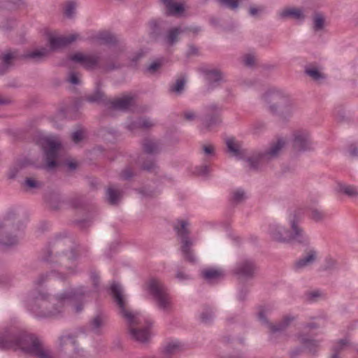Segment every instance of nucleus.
Segmentation results:
<instances>
[{"label": "nucleus", "mask_w": 358, "mask_h": 358, "mask_svg": "<svg viewBox=\"0 0 358 358\" xmlns=\"http://www.w3.org/2000/svg\"><path fill=\"white\" fill-rule=\"evenodd\" d=\"M110 290L122 316L129 324L130 336L139 342L148 341L152 335L150 330L152 322L150 318L139 312L127 308V296L124 294V290L118 282H113L110 287Z\"/></svg>", "instance_id": "1"}, {"label": "nucleus", "mask_w": 358, "mask_h": 358, "mask_svg": "<svg viewBox=\"0 0 358 358\" xmlns=\"http://www.w3.org/2000/svg\"><path fill=\"white\" fill-rule=\"evenodd\" d=\"M0 348H10L30 354L38 358H53V355L45 349L38 338L31 334H24L15 337L10 331L3 329L0 331Z\"/></svg>", "instance_id": "2"}, {"label": "nucleus", "mask_w": 358, "mask_h": 358, "mask_svg": "<svg viewBox=\"0 0 358 358\" xmlns=\"http://www.w3.org/2000/svg\"><path fill=\"white\" fill-rule=\"evenodd\" d=\"M287 220L291 227V231L285 228L284 226L273 223L269 225L268 233L271 238L279 242H287L295 241L298 243H306L308 237L303 230L299 227V218L296 213H291Z\"/></svg>", "instance_id": "3"}, {"label": "nucleus", "mask_w": 358, "mask_h": 358, "mask_svg": "<svg viewBox=\"0 0 358 358\" xmlns=\"http://www.w3.org/2000/svg\"><path fill=\"white\" fill-rule=\"evenodd\" d=\"M85 296L83 289H71L57 296L56 305L59 307L70 306L73 308L76 313H79L82 310L80 303L83 301Z\"/></svg>", "instance_id": "4"}, {"label": "nucleus", "mask_w": 358, "mask_h": 358, "mask_svg": "<svg viewBox=\"0 0 358 358\" xmlns=\"http://www.w3.org/2000/svg\"><path fill=\"white\" fill-rule=\"evenodd\" d=\"M144 291L156 301L160 308L165 309L169 307L170 304L169 296L159 280L150 279L146 283Z\"/></svg>", "instance_id": "5"}, {"label": "nucleus", "mask_w": 358, "mask_h": 358, "mask_svg": "<svg viewBox=\"0 0 358 358\" xmlns=\"http://www.w3.org/2000/svg\"><path fill=\"white\" fill-rule=\"evenodd\" d=\"M43 149L47 158L46 168L51 170L57 166L55 159L59 158L61 143L55 136H47L42 141Z\"/></svg>", "instance_id": "6"}, {"label": "nucleus", "mask_w": 358, "mask_h": 358, "mask_svg": "<svg viewBox=\"0 0 358 358\" xmlns=\"http://www.w3.org/2000/svg\"><path fill=\"white\" fill-rule=\"evenodd\" d=\"M57 347L59 350L64 352L69 358H83L84 352L80 349L74 338L70 335H64L60 337Z\"/></svg>", "instance_id": "7"}, {"label": "nucleus", "mask_w": 358, "mask_h": 358, "mask_svg": "<svg viewBox=\"0 0 358 358\" xmlns=\"http://www.w3.org/2000/svg\"><path fill=\"white\" fill-rule=\"evenodd\" d=\"M188 222L186 220H178L175 224V229L178 234L181 236L182 252L184 257L189 262H194L195 257L190 251L192 243L185 236L187 234V227Z\"/></svg>", "instance_id": "8"}, {"label": "nucleus", "mask_w": 358, "mask_h": 358, "mask_svg": "<svg viewBox=\"0 0 358 358\" xmlns=\"http://www.w3.org/2000/svg\"><path fill=\"white\" fill-rule=\"evenodd\" d=\"M285 144V142L283 139H282V138L278 139L276 143H273L271 146V148H269V150L268 151H266L265 153L258 156V157L257 159V162L256 164L253 163V162L251 159H248L249 165L252 168H254V169L257 168L258 164L262 163L264 161H266L268 159H270L271 158L276 157L279 154L281 149L284 147Z\"/></svg>", "instance_id": "9"}, {"label": "nucleus", "mask_w": 358, "mask_h": 358, "mask_svg": "<svg viewBox=\"0 0 358 358\" xmlns=\"http://www.w3.org/2000/svg\"><path fill=\"white\" fill-rule=\"evenodd\" d=\"M47 38L50 43V47L51 50H56L62 48L74 41L78 38V34H72L69 37H64L59 36L56 33H52L47 31Z\"/></svg>", "instance_id": "10"}, {"label": "nucleus", "mask_w": 358, "mask_h": 358, "mask_svg": "<svg viewBox=\"0 0 358 358\" xmlns=\"http://www.w3.org/2000/svg\"><path fill=\"white\" fill-rule=\"evenodd\" d=\"M44 295L38 296L34 302V305H29V310L33 312V313H34L37 317H50L57 315L61 312L60 310H57V308H55L53 310L48 312L38 310V306H40V307L41 306L43 308L47 307L48 302L44 300Z\"/></svg>", "instance_id": "11"}, {"label": "nucleus", "mask_w": 358, "mask_h": 358, "mask_svg": "<svg viewBox=\"0 0 358 358\" xmlns=\"http://www.w3.org/2000/svg\"><path fill=\"white\" fill-rule=\"evenodd\" d=\"M71 62L80 64L86 69H92L97 64V59L82 52H76L69 57Z\"/></svg>", "instance_id": "12"}, {"label": "nucleus", "mask_w": 358, "mask_h": 358, "mask_svg": "<svg viewBox=\"0 0 358 358\" xmlns=\"http://www.w3.org/2000/svg\"><path fill=\"white\" fill-rule=\"evenodd\" d=\"M165 5L167 13L171 15H182L184 10L185 6L183 3L180 2H176L174 0H162Z\"/></svg>", "instance_id": "13"}, {"label": "nucleus", "mask_w": 358, "mask_h": 358, "mask_svg": "<svg viewBox=\"0 0 358 358\" xmlns=\"http://www.w3.org/2000/svg\"><path fill=\"white\" fill-rule=\"evenodd\" d=\"M282 17H289L296 20H301L305 17V10L301 8H287L280 13Z\"/></svg>", "instance_id": "14"}, {"label": "nucleus", "mask_w": 358, "mask_h": 358, "mask_svg": "<svg viewBox=\"0 0 358 358\" xmlns=\"http://www.w3.org/2000/svg\"><path fill=\"white\" fill-rule=\"evenodd\" d=\"M226 144L227 147V150L231 156L235 157L238 159H241L242 157V150L241 148V145L234 138H228L226 140Z\"/></svg>", "instance_id": "15"}, {"label": "nucleus", "mask_w": 358, "mask_h": 358, "mask_svg": "<svg viewBox=\"0 0 358 358\" xmlns=\"http://www.w3.org/2000/svg\"><path fill=\"white\" fill-rule=\"evenodd\" d=\"M308 142V136L306 133L298 131L294 134L293 145L299 150H305Z\"/></svg>", "instance_id": "16"}, {"label": "nucleus", "mask_w": 358, "mask_h": 358, "mask_svg": "<svg viewBox=\"0 0 358 358\" xmlns=\"http://www.w3.org/2000/svg\"><path fill=\"white\" fill-rule=\"evenodd\" d=\"M134 103V99L130 96H124L113 102V108L115 110H128Z\"/></svg>", "instance_id": "17"}, {"label": "nucleus", "mask_w": 358, "mask_h": 358, "mask_svg": "<svg viewBox=\"0 0 358 358\" xmlns=\"http://www.w3.org/2000/svg\"><path fill=\"white\" fill-rule=\"evenodd\" d=\"M317 259V252L313 250L308 251L306 255L300 259L296 264L298 268H302L311 265Z\"/></svg>", "instance_id": "18"}, {"label": "nucleus", "mask_w": 358, "mask_h": 358, "mask_svg": "<svg viewBox=\"0 0 358 358\" xmlns=\"http://www.w3.org/2000/svg\"><path fill=\"white\" fill-rule=\"evenodd\" d=\"M202 275L206 280L211 282L222 278L224 273L220 268H210L203 270Z\"/></svg>", "instance_id": "19"}, {"label": "nucleus", "mask_w": 358, "mask_h": 358, "mask_svg": "<svg viewBox=\"0 0 358 358\" xmlns=\"http://www.w3.org/2000/svg\"><path fill=\"white\" fill-rule=\"evenodd\" d=\"M181 349V345L178 340H171L167 341L164 348L163 352L169 356L176 353Z\"/></svg>", "instance_id": "20"}, {"label": "nucleus", "mask_w": 358, "mask_h": 358, "mask_svg": "<svg viewBox=\"0 0 358 358\" xmlns=\"http://www.w3.org/2000/svg\"><path fill=\"white\" fill-rule=\"evenodd\" d=\"M254 271V265L251 262L247 261L238 264L235 273L239 275H250Z\"/></svg>", "instance_id": "21"}, {"label": "nucleus", "mask_w": 358, "mask_h": 358, "mask_svg": "<svg viewBox=\"0 0 358 358\" xmlns=\"http://www.w3.org/2000/svg\"><path fill=\"white\" fill-rule=\"evenodd\" d=\"M201 71L204 74L206 80L209 83L217 82L222 79V75L216 70L203 68Z\"/></svg>", "instance_id": "22"}, {"label": "nucleus", "mask_w": 358, "mask_h": 358, "mask_svg": "<svg viewBox=\"0 0 358 358\" xmlns=\"http://www.w3.org/2000/svg\"><path fill=\"white\" fill-rule=\"evenodd\" d=\"M336 190L339 193H342L350 196H354L358 193L357 189L355 187L343 183H338L337 185Z\"/></svg>", "instance_id": "23"}, {"label": "nucleus", "mask_w": 358, "mask_h": 358, "mask_svg": "<svg viewBox=\"0 0 358 358\" xmlns=\"http://www.w3.org/2000/svg\"><path fill=\"white\" fill-rule=\"evenodd\" d=\"M106 319L102 315L94 317L89 324L90 331L96 332L105 324Z\"/></svg>", "instance_id": "24"}, {"label": "nucleus", "mask_w": 358, "mask_h": 358, "mask_svg": "<svg viewBox=\"0 0 358 358\" xmlns=\"http://www.w3.org/2000/svg\"><path fill=\"white\" fill-rule=\"evenodd\" d=\"M76 3L74 1L66 2L64 7V15L66 17L71 18L76 13Z\"/></svg>", "instance_id": "25"}, {"label": "nucleus", "mask_w": 358, "mask_h": 358, "mask_svg": "<svg viewBox=\"0 0 358 358\" xmlns=\"http://www.w3.org/2000/svg\"><path fill=\"white\" fill-rule=\"evenodd\" d=\"M106 196L108 201L112 203H116L120 199V193L113 188H108L106 192Z\"/></svg>", "instance_id": "26"}, {"label": "nucleus", "mask_w": 358, "mask_h": 358, "mask_svg": "<svg viewBox=\"0 0 358 358\" xmlns=\"http://www.w3.org/2000/svg\"><path fill=\"white\" fill-rule=\"evenodd\" d=\"M182 30L178 28H175L171 30L168 34L167 36V41L169 43H173L178 37V36L181 33Z\"/></svg>", "instance_id": "27"}, {"label": "nucleus", "mask_w": 358, "mask_h": 358, "mask_svg": "<svg viewBox=\"0 0 358 358\" xmlns=\"http://www.w3.org/2000/svg\"><path fill=\"white\" fill-rule=\"evenodd\" d=\"M47 53L48 50L45 48H42L41 50H37L29 53V55H27V57L35 59H39L45 56Z\"/></svg>", "instance_id": "28"}, {"label": "nucleus", "mask_w": 358, "mask_h": 358, "mask_svg": "<svg viewBox=\"0 0 358 358\" xmlns=\"http://www.w3.org/2000/svg\"><path fill=\"white\" fill-rule=\"evenodd\" d=\"M324 24V17L321 14L315 15L314 17V28L316 30L321 29Z\"/></svg>", "instance_id": "29"}, {"label": "nucleus", "mask_w": 358, "mask_h": 358, "mask_svg": "<svg viewBox=\"0 0 358 358\" xmlns=\"http://www.w3.org/2000/svg\"><path fill=\"white\" fill-rule=\"evenodd\" d=\"M306 72L314 80H319L322 78V73L316 68L307 69Z\"/></svg>", "instance_id": "30"}, {"label": "nucleus", "mask_w": 358, "mask_h": 358, "mask_svg": "<svg viewBox=\"0 0 358 358\" xmlns=\"http://www.w3.org/2000/svg\"><path fill=\"white\" fill-rule=\"evenodd\" d=\"M185 83L183 78L177 80L176 83L172 86L171 90L176 93H180L184 88Z\"/></svg>", "instance_id": "31"}, {"label": "nucleus", "mask_w": 358, "mask_h": 358, "mask_svg": "<svg viewBox=\"0 0 358 358\" xmlns=\"http://www.w3.org/2000/svg\"><path fill=\"white\" fill-rule=\"evenodd\" d=\"M97 40L103 43H108L113 41V36L109 33L103 32L97 36Z\"/></svg>", "instance_id": "32"}, {"label": "nucleus", "mask_w": 358, "mask_h": 358, "mask_svg": "<svg viewBox=\"0 0 358 358\" xmlns=\"http://www.w3.org/2000/svg\"><path fill=\"white\" fill-rule=\"evenodd\" d=\"M300 339L301 341L306 346V348L310 350V351H312L313 347L317 346V341L315 340L306 338L303 336L301 337Z\"/></svg>", "instance_id": "33"}, {"label": "nucleus", "mask_w": 358, "mask_h": 358, "mask_svg": "<svg viewBox=\"0 0 358 358\" xmlns=\"http://www.w3.org/2000/svg\"><path fill=\"white\" fill-rule=\"evenodd\" d=\"M221 4L230 8L236 9L238 7L239 0H217Z\"/></svg>", "instance_id": "34"}, {"label": "nucleus", "mask_w": 358, "mask_h": 358, "mask_svg": "<svg viewBox=\"0 0 358 358\" xmlns=\"http://www.w3.org/2000/svg\"><path fill=\"white\" fill-rule=\"evenodd\" d=\"M292 320H293V317H289V316L285 318L283 323L282 324H280L279 327L271 326V330L273 331H280V330L282 329L283 328H285L286 326H287L289 322Z\"/></svg>", "instance_id": "35"}, {"label": "nucleus", "mask_w": 358, "mask_h": 358, "mask_svg": "<svg viewBox=\"0 0 358 358\" xmlns=\"http://www.w3.org/2000/svg\"><path fill=\"white\" fill-rule=\"evenodd\" d=\"M144 150L148 153H152L157 150V145L152 141H148L144 144Z\"/></svg>", "instance_id": "36"}, {"label": "nucleus", "mask_w": 358, "mask_h": 358, "mask_svg": "<svg viewBox=\"0 0 358 358\" xmlns=\"http://www.w3.org/2000/svg\"><path fill=\"white\" fill-rule=\"evenodd\" d=\"M245 197V192L243 189H237L233 194V199L236 201H240Z\"/></svg>", "instance_id": "37"}, {"label": "nucleus", "mask_w": 358, "mask_h": 358, "mask_svg": "<svg viewBox=\"0 0 358 358\" xmlns=\"http://www.w3.org/2000/svg\"><path fill=\"white\" fill-rule=\"evenodd\" d=\"M162 65V62L161 60H156V61H154L147 69V70L150 72V73H152L154 72L156 69H157L160 66Z\"/></svg>", "instance_id": "38"}, {"label": "nucleus", "mask_w": 358, "mask_h": 358, "mask_svg": "<svg viewBox=\"0 0 358 358\" xmlns=\"http://www.w3.org/2000/svg\"><path fill=\"white\" fill-rule=\"evenodd\" d=\"M83 137V131L82 130H77L72 134V139L75 142H78Z\"/></svg>", "instance_id": "39"}, {"label": "nucleus", "mask_w": 358, "mask_h": 358, "mask_svg": "<svg viewBox=\"0 0 358 358\" xmlns=\"http://www.w3.org/2000/svg\"><path fill=\"white\" fill-rule=\"evenodd\" d=\"M311 217L313 220L317 221L322 217V213L320 210L317 209H314L311 212Z\"/></svg>", "instance_id": "40"}, {"label": "nucleus", "mask_w": 358, "mask_h": 358, "mask_svg": "<svg viewBox=\"0 0 358 358\" xmlns=\"http://www.w3.org/2000/svg\"><path fill=\"white\" fill-rule=\"evenodd\" d=\"M244 63L248 66H251L255 63V57L251 55H248L244 58Z\"/></svg>", "instance_id": "41"}, {"label": "nucleus", "mask_w": 358, "mask_h": 358, "mask_svg": "<svg viewBox=\"0 0 358 358\" xmlns=\"http://www.w3.org/2000/svg\"><path fill=\"white\" fill-rule=\"evenodd\" d=\"M25 185L29 187L34 188L38 187V182L33 178H27L25 180Z\"/></svg>", "instance_id": "42"}, {"label": "nucleus", "mask_w": 358, "mask_h": 358, "mask_svg": "<svg viewBox=\"0 0 358 358\" xmlns=\"http://www.w3.org/2000/svg\"><path fill=\"white\" fill-rule=\"evenodd\" d=\"M268 309L267 308H264L261 309L258 313L259 319L262 322H266L265 315L268 313Z\"/></svg>", "instance_id": "43"}, {"label": "nucleus", "mask_w": 358, "mask_h": 358, "mask_svg": "<svg viewBox=\"0 0 358 358\" xmlns=\"http://www.w3.org/2000/svg\"><path fill=\"white\" fill-rule=\"evenodd\" d=\"M13 58V55L10 52L6 53L3 57V60L5 65L8 66L9 61Z\"/></svg>", "instance_id": "44"}, {"label": "nucleus", "mask_w": 358, "mask_h": 358, "mask_svg": "<svg viewBox=\"0 0 358 358\" xmlns=\"http://www.w3.org/2000/svg\"><path fill=\"white\" fill-rule=\"evenodd\" d=\"M69 80L71 83L73 85L79 83L78 76L76 73H71L69 76Z\"/></svg>", "instance_id": "45"}, {"label": "nucleus", "mask_w": 358, "mask_h": 358, "mask_svg": "<svg viewBox=\"0 0 358 358\" xmlns=\"http://www.w3.org/2000/svg\"><path fill=\"white\" fill-rule=\"evenodd\" d=\"M185 117L187 120H193L195 117V114L192 111H187L185 113Z\"/></svg>", "instance_id": "46"}, {"label": "nucleus", "mask_w": 358, "mask_h": 358, "mask_svg": "<svg viewBox=\"0 0 358 358\" xmlns=\"http://www.w3.org/2000/svg\"><path fill=\"white\" fill-rule=\"evenodd\" d=\"M204 152L207 155L212 154L213 152V147L211 145H206L203 148Z\"/></svg>", "instance_id": "47"}, {"label": "nucleus", "mask_w": 358, "mask_h": 358, "mask_svg": "<svg viewBox=\"0 0 358 358\" xmlns=\"http://www.w3.org/2000/svg\"><path fill=\"white\" fill-rule=\"evenodd\" d=\"M66 166L70 169H76L77 164H76V163L75 162L69 161V162H66Z\"/></svg>", "instance_id": "48"}, {"label": "nucleus", "mask_w": 358, "mask_h": 358, "mask_svg": "<svg viewBox=\"0 0 358 358\" xmlns=\"http://www.w3.org/2000/svg\"><path fill=\"white\" fill-rule=\"evenodd\" d=\"M259 10L257 8H251L250 9V13L251 15H255L257 14Z\"/></svg>", "instance_id": "49"}, {"label": "nucleus", "mask_w": 358, "mask_h": 358, "mask_svg": "<svg viewBox=\"0 0 358 358\" xmlns=\"http://www.w3.org/2000/svg\"><path fill=\"white\" fill-rule=\"evenodd\" d=\"M197 52V49L194 47H190L189 50V54L190 55H194Z\"/></svg>", "instance_id": "50"}, {"label": "nucleus", "mask_w": 358, "mask_h": 358, "mask_svg": "<svg viewBox=\"0 0 358 358\" xmlns=\"http://www.w3.org/2000/svg\"><path fill=\"white\" fill-rule=\"evenodd\" d=\"M140 124L143 127H148L151 125V123L148 121H143V122H140Z\"/></svg>", "instance_id": "51"}, {"label": "nucleus", "mask_w": 358, "mask_h": 358, "mask_svg": "<svg viewBox=\"0 0 358 358\" xmlns=\"http://www.w3.org/2000/svg\"><path fill=\"white\" fill-rule=\"evenodd\" d=\"M207 172H208L207 167H206V166H205V167H204L201 171H198V172H197V173H198L199 175H205V174H206V173H207Z\"/></svg>", "instance_id": "52"}, {"label": "nucleus", "mask_w": 358, "mask_h": 358, "mask_svg": "<svg viewBox=\"0 0 358 358\" xmlns=\"http://www.w3.org/2000/svg\"><path fill=\"white\" fill-rule=\"evenodd\" d=\"M1 243L3 245H12L13 243V241H2Z\"/></svg>", "instance_id": "53"}, {"label": "nucleus", "mask_w": 358, "mask_h": 358, "mask_svg": "<svg viewBox=\"0 0 358 358\" xmlns=\"http://www.w3.org/2000/svg\"><path fill=\"white\" fill-rule=\"evenodd\" d=\"M318 296V294H317V292H314V293H313V296Z\"/></svg>", "instance_id": "54"}, {"label": "nucleus", "mask_w": 358, "mask_h": 358, "mask_svg": "<svg viewBox=\"0 0 358 358\" xmlns=\"http://www.w3.org/2000/svg\"><path fill=\"white\" fill-rule=\"evenodd\" d=\"M341 343L342 345H345V341H341Z\"/></svg>", "instance_id": "55"}, {"label": "nucleus", "mask_w": 358, "mask_h": 358, "mask_svg": "<svg viewBox=\"0 0 358 358\" xmlns=\"http://www.w3.org/2000/svg\"><path fill=\"white\" fill-rule=\"evenodd\" d=\"M14 176H15V174H14V173H10V178H13V177H14Z\"/></svg>", "instance_id": "56"}, {"label": "nucleus", "mask_w": 358, "mask_h": 358, "mask_svg": "<svg viewBox=\"0 0 358 358\" xmlns=\"http://www.w3.org/2000/svg\"><path fill=\"white\" fill-rule=\"evenodd\" d=\"M90 101H96V99H90Z\"/></svg>", "instance_id": "57"}, {"label": "nucleus", "mask_w": 358, "mask_h": 358, "mask_svg": "<svg viewBox=\"0 0 358 358\" xmlns=\"http://www.w3.org/2000/svg\"><path fill=\"white\" fill-rule=\"evenodd\" d=\"M202 320H203V321H206V319L203 316L202 317Z\"/></svg>", "instance_id": "58"}, {"label": "nucleus", "mask_w": 358, "mask_h": 358, "mask_svg": "<svg viewBox=\"0 0 358 358\" xmlns=\"http://www.w3.org/2000/svg\"><path fill=\"white\" fill-rule=\"evenodd\" d=\"M334 358H335V357H334Z\"/></svg>", "instance_id": "59"}]
</instances>
